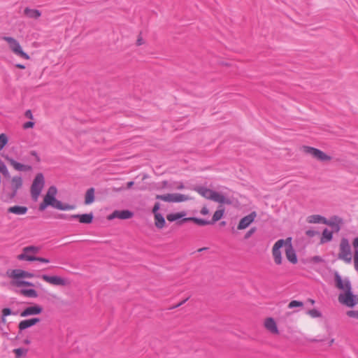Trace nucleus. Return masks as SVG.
Wrapping results in <instances>:
<instances>
[{
    "instance_id": "1",
    "label": "nucleus",
    "mask_w": 358,
    "mask_h": 358,
    "mask_svg": "<svg viewBox=\"0 0 358 358\" xmlns=\"http://www.w3.org/2000/svg\"><path fill=\"white\" fill-rule=\"evenodd\" d=\"M57 194V189L55 186H50L43 199L42 203H40L38 210L43 211L48 206H51L54 208L61 210H69L76 208V206L70 205L68 203H63L62 201L56 199Z\"/></svg>"
},
{
    "instance_id": "2",
    "label": "nucleus",
    "mask_w": 358,
    "mask_h": 358,
    "mask_svg": "<svg viewBox=\"0 0 358 358\" xmlns=\"http://www.w3.org/2000/svg\"><path fill=\"white\" fill-rule=\"evenodd\" d=\"M334 282L336 288L344 292L338 295V301L341 304L347 303H350V305L353 304L351 300L352 297V285L349 278L343 279L338 272L336 271Z\"/></svg>"
},
{
    "instance_id": "3",
    "label": "nucleus",
    "mask_w": 358,
    "mask_h": 358,
    "mask_svg": "<svg viewBox=\"0 0 358 358\" xmlns=\"http://www.w3.org/2000/svg\"><path fill=\"white\" fill-rule=\"evenodd\" d=\"M23 185L22 178L21 176H15L11 179V184L10 188L4 187L2 190L1 199L4 202H11L17 196V191Z\"/></svg>"
},
{
    "instance_id": "4",
    "label": "nucleus",
    "mask_w": 358,
    "mask_h": 358,
    "mask_svg": "<svg viewBox=\"0 0 358 358\" xmlns=\"http://www.w3.org/2000/svg\"><path fill=\"white\" fill-rule=\"evenodd\" d=\"M187 215L185 211H181L176 213H170L166 215V219L169 222L178 221L177 224L182 225L183 223L192 221L199 226L211 224L210 220H206L195 217H185Z\"/></svg>"
},
{
    "instance_id": "5",
    "label": "nucleus",
    "mask_w": 358,
    "mask_h": 358,
    "mask_svg": "<svg viewBox=\"0 0 358 358\" xmlns=\"http://www.w3.org/2000/svg\"><path fill=\"white\" fill-rule=\"evenodd\" d=\"M338 258L348 264H350L352 261L351 247L347 238L343 237L341 240Z\"/></svg>"
},
{
    "instance_id": "6",
    "label": "nucleus",
    "mask_w": 358,
    "mask_h": 358,
    "mask_svg": "<svg viewBox=\"0 0 358 358\" xmlns=\"http://www.w3.org/2000/svg\"><path fill=\"white\" fill-rule=\"evenodd\" d=\"M44 176L41 173H37L31 186V194L33 200L36 201L44 187Z\"/></svg>"
},
{
    "instance_id": "7",
    "label": "nucleus",
    "mask_w": 358,
    "mask_h": 358,
    "mask_svg": "<svg viewBox=\"0 0 358 358\" xmlns=\"http://www.w3.org/2000/svg\"><path fill=\"white\" fill-rule=\"evenodd\" d=\"M3 40L9 44V48L16 55L25 59H29V56L22 50L20 44L16 39L10 36H3Z\"/></svg>"
},
{
    "instance_id": "8",
    "label": "nucleus",
    "mask_w": 358,
    "mask_h": 358,
    "mask_svg": "<svg viewBox=\"0 0 358 358\" xmlns=\"http://www.w3.org/2000/svg\"><path fill=\"white\" fill-rule=\"evenodd\" d=\"M303 152L313 156L314 158L321 162H326L331 160V157L325 154L322 150L310 146H303Z\"/></svg>"
},
{
    "instance_id": "9",
    "label": "nucleus",
    "mask_w": 358,
    "mask_h": 358,
    "mask_svg": "<svg viewBox=\"0 0 358 358\" xmlns=\"http://www.w3.org/2000/svg\"><path fill=\"white\" fill-rule=\"evenodd\" d=\"M285 243H284V245L285 246V255L287 259L289 262H290L292 264H296L297 263V257L296 252L292 245V238L289 237L287 238L285 240Z\"/></svg>"
},
{
    "instance_id": "10",
    "label": "nucleus",
    "mask_w": 358,
    "mask_h": 358,
    "mask_svg": "<svg viewBox=\"0 0 358 358\" xmlns=\"http://www.w3.org/2000/svg\"><path fill=\"white\" fill-rule=\"evenodd\" d=\"M284 243H285V240L280 239L277 241L275 243L274 245L273 246L272 255L273 257L274 262L277 265H280L282 264V258L280 250L284 245Z\"/></svg>"
},
{
    "instance_id": "11",
    "label": "nucleus",
    "mask_w": 358,
    "mask_h": 358,
    "mask_svg": "<svg viewBox=\"0 0 358 358\" xmlns=\"http://www.w3.org/2000/svg\"><path fill=\"white\" fill-rule=\"evenodd\" d=\"M3 157L7 161V162L9 163L10 165H11L14 168V169L17 171L28 172V171H31L32 170L31 166L21 164V163L15 161L14 159L9 157L8 155H5V156H3Z\"/></svg>"
},
{
    "instance_id": "12",
    "label": "nucleus",
    "mask_w": 358,
    "mask_h": 358,
    "mask_svg": "<svg viewBox=\"0 0 358 358\" xmlns=\"http://www.w3.org/2000/svg\"><path fill=\"white\" fill-rule=\"evenodd\" d=\"M257 216V213L255 211H252L249 215L243 217L241 219L238 224V229L242 230L244 229H246L249 225L254 222L255 217Z\"/></svg>"
},
{
    "instance_id": "13",
    "label": "nucleus",
    "mask_w": 358,
    "mask_h": 358,
    "mask_svg": "<svg viewBox=\"0 0 358 358\" xmlns=\"http://www.w3.org/2000/svg\"><path fill=\"white\" fill-rule=\"evenodd\" d=\"M41 278L47 282L54 285L64 286L66 285V280L59 276L53 275L50 276L48 275H42Z\"/></svg>"
},
{
    "instance_id": "14",
    "label": "nucleus",
    "mask_w": 358,
    "mask_h": 358,
    "mask_svg": "<svg viewBox=\"0 0 358 358\" xmlns=\"http://www.w3.org/2000/svg\"><path fill=\"white\" fill-rule=\"evenodd\" d=\"M43 308L39 305H34L27 307L23 311L20 313V316L22 317H28L30 315H36L41 313Z\"/></svg>"
},
{
    "instance_id": "15",
    "label": "nucleus",
    "mask_w": 358,
    "mask_h": 358,
    "mask_svg": "<svg viewBox=\"0 0 358 358\" xmlns=\"http://www.w3.org/2000/svg\"><path fill=\"white\" fill-rule=\"evenodd\" d=\"M134 213L129 210H115L112 214L108 216L109 220L114 218H119L121 220H127L132 217Z\"/></svg>"
},
{
    "instance_id": "16",
    "label": "nucleus",
    "mask_w": 358,
    "mask_h": 358,
    "mask_svg": "<svg viewBox=\"0 0 358 358\" xmlns=\"http://www.w3.org/2000/svg\"><path fill=\"white\" fill-rule=\"evenodd\" d=\"M41 320L38 317H34L31 319L24 320L20 322L18 324L19 331L21 332L26 329H28L37 323H38Z\"/></svg>"
},
{
    "instance_id": "17",
    "label": "nucleus",
    "mask_w": 358,
    "mask_h": 358,
    "mask_svg": "<svg viewBox=\"0 0 358 358\" xmlns=\"http://www.w3.org/2000/svg\"><path fill=\"white\" fill-rule=\"evenodd\" d=\"M71 218L73 220H78L80 223L83 224H90L93 221L94 215L92 213L85 214H75L71 215Z\"/></svg>"
},
{
    "instance_id": "18",
    "label": "nucleus",
    "mask_w": 358,
    "mask_h": 358,
    "mask_svg": "<svg viewBox=\"0 0 358 358\" xmlns=\"http://www.w3.org/2000/svg\"><path fill=\"white\" fill-rule=\"evenodd\" d=\"M10 277L16 280H20L21 278H32L34 274L21 269H14L11 271Z\"/></svg>"
},
{
    "instance_id": "19",
    "label": "nucleus",
    "mask_w": 358,
    "mask_h": 358,
    "mask_svg": "<svg viewBox=\"0 0 358 358\" xmlns=\"http://www.w3.org/2000/svg\"><path fill=\"white\" fill-rule=\"evenodd\" d=\"M193 190L198 192L200 195L203 196L206 199H210L212 198V194L213 193V190L210 189L207 187L203 186H196L193 188Z\"/></svg>"
},
{
    "instance_id": "20",
    "label": "nucleus",
    "mask_w": 358,
    "mask_h": 358,
    "mask_svg": "<svg viewBox=\"0 0 358 358\" xmlns=\"http://www.w3.org/2000/svg\"><path fill=\"white\" fill-rule=\"evenodd\" d=\"M265 327L273 334H278V330L276 323L272 317H268L264 322Z\"/></svg>"
},
{
    "instance_id": "21",
    "label": "nucleus",
    "mask_w": 358,
    "mask_h": 358,
    "mask_svg": "<svg viewBox=\"0 0 358 358\" xmlns=\"http://www.w3.org/2000/svg\"><path fill=\"white\" fill-rule=\"evenodd\" d=\"M17 259L20 261L26 260L29 262L38 261L43 263H49L50 260L48 259L40 257H27L24 255H19L17 256Z\"/></svg>"
},
{
    "instance_id": "22",
    "label": "nucleus",
    "mask_w": 358,
    "mask_h": 358,
    "mask_svg": "<svg viewBox=\"0 0 358 358\" xmlns=\"http://www.w3.org/2000/svg\"><path fill=\"white\" fill-rule=\"evenodd\" d=\"M211 200L220 203H231V201L229 199L226 198L223 194L215 191H214L212 194Z\"/></svg>"
},
{
    "instance_id": "23",
    "label": "nucleus",
    "mask_w": 358,
    "mask_h": 358,
    "mask_svg": "<svg viewBox=\"0 0 358 358\" xmlns=\"http://www.w3.org/2000/svg\"><path fill=\"white\" fill-rule=\"evenodd\" d=\"M28 210L27 207L22 206H14L8 208V212L15 215H24Z\"/></svg>"
},
{
    "instance_id": "24",
    "label": "nucleus",
    "mask_w": 358,
    "mask_h": 358,
    "mask_svg": "<svg viewBox=\"0 0 358 358\" xmlns=\"http://www.w3.org/2000/svg\"><path fill=\"white\" fill-rule=\"evenodd\" d=\"M40 250V248L37 246L30 245L24 247L22 250V252L20 255H24L27 257H34L31 254H37Z\"/></svg>"
},
{
    "instance_id": "25",
    "label": "nucleus",
    "mask_w": 358,
    "mask_h": 358,
    "mask_svg": "<svg viewBox=\"0 0 358 358\" xmlns=\"http://www.w3.org/2000/svg\"><path fill=\"white\" fill-rule=\"evenodd\" d=\"M24 14L32 19H38L41 15V12L37 9H32L29 8H25L24 10Z\"/></svg>"
},
{
    "instance_id": "26",
    "label": "nucleus",
    "mask_w": 358,
    "mask_h": 358,
    "mask_svg": "<svg viewBox=\"0 0 358 358\" xmlns=\"http://www.w3.org/2000/svg\"><path fill=\"white\" fill-rule=\"evenodd\" d=\"M307 222L310 224L326 223V218L320 215H312L307 217Z\"/></svg>"
},
{
    "instance_id": "27",
    "label": "nucleus",
    "mask_w": 358,
    "mask_h": 358,
    "mask_svg": "<svg viewBox=\"0 0 358 358\" xmlns=\"http://www.w3.org/2000/svg\"><path fill=\"white\" fill-rule=\"evenodd\" d=\"M337 220H338L339 222H341V219H340L338 216H334L331 218V220L326 219V223L324 224L331 227H334L335 231L337 232L340 230L339 224L336 222Z\"/></svg>"
},
{
    "instance_id": "28",
    "label": "nucleus",
    "mask_w": 358,
    "mask_h": 358,
    "mask_svg": "<svg viewBox=\"0 0 358 358\" xmlns=\"http://www.w3.org/2000/svg\"><path fill=\"white\" fill-rule=\"evenodd\" d=\"M333 238V232L329 231L328 229H324L322 231V237L320 239V243H325L329 242Z\"/></svg>"
},
{
    "instance_id": "29",
    "label": "nucleus",
    "mask_w": 358,
    "mask_h": 358,
    "mask_svg": "<svg viewBox=\"0 0 358 358\" xmlns=\"http://www.w3.org/2000/svg\"><path fill=\"white\" fill-rule=\"evenodd\" d=\"M94 201V189L91 187L88 189L85 194V203L89 205Z\"/></svg>"
},
{
    "instance_id": "30",
    "label": "nucleus",
    "mask_w": 358,
    "mask_h": 358,
    "mask_svg": "<svg viewBox=\"0 0 358 358\" xmlns=\"http://www.w3.org/2000/svg\"><path fill=\"white\" fill-rule=\"evenodd\" d=\"M155 226L158 229H162L166 224L165 219L161 213L155 215Z\"/></svg>"
},
{
    "instance_id": "31",
    "label": "nucleus",
    "mask_w": 358,
    "mask_h": 358,
    "mask_svg": "<svg viewBox=\"0 0 358 358\" xmlns=\"http://www.w3.org/2000/svg\"><path fill=\"white\" fill-rule=\"evenodd\" d=\"M224 209L223 208L217 209L214 213V214L213 215V217H212V220H210V224H213L215 222H216L217 221L220 220L222 217V216L224 215Z\"/></svg>"
},
{
    "instance_id": "32",
    "label": "nucleus",
    "mask_w": 358,
    "mask_h": 358,
    "mask_svg": "<svg viewBox=\"0 0 358 358\" xmlns=\"http://www.w3.org/2000/svg\"><path fill=\"white\" fill-rule=\"evenodd\" d=\"M20 294L31 298H36L38 296L36 291L34 289H22L20 290Z\"/></svg>"
},
{
    "instance_id": "33",
    "label": "nucleus",
    "mask_w": 358,
    "mask_h": 358,
    "mask_svg": "<svg viewBox=\"0 0 358 358\" xmlns=\"http://www.w3.org/2000/svg\"><path fill=\"white\" fill-rule=\"evenodd\" d=\"M12 284L17 287H20L22 286H29L33 287L34 284L29 281H25L23 280H16L12 282Z\"/></svg>"
},
{
    "instance_id": "34",
    "label": "nucleus",
    "mask_w": 358,
    "mask_h": 358,
    "mask_svg": "<svg viewBox=\"0 0 358 358\" xmlns=\"http://www.w3.org/2000/svg\"><path fill=\"white\" fill-rule=\"evenodd\" d=\"M187 196L182 194H173V202H182L188 200Z\"/></svg>"
},
{
    "instance_id": "35",
    "label": "nucleus",
    "mask_w": 358,
    "mask_h": 358,
    "mask_svg": "<svg viewBox=\"0 0 358 358\" xmlns=\"http://www.w3.org/2000/svg\"><path fill=\"white\" fill-rule=\"evenodd\" d=\"M156 199L162 200L166 202H173V194H157L156 195Z\"/></svg>"
},
{
    "instance_id": "36",
    "label": "nucleus",
    "mask_w": 358,
    "mask_h": 358,
    "mask_svg": "<svg viewBox=\"0 0 358 358\" xmlns=\"http://www.w3.org/2000/svg\"><path fill=\"white\" fill-rule=\"evenodd\" d=\"M0 173L3 174L5 178H10L9 171L6 164L0 159Z\"/></svg>"
},
{
    "instance_id": "37",
    "label": "nucleus",
    "mask_w": 358,
    "mask_h": 358,
    "mask_svg": "<svg viewBox=\"0 0 358 358\" xmlns=\"http://www.w3.org/2000/svg\"><path fill=\"white\" fill-rule=\"evenodd\" d=\"M13 352L15 355L16 358H21L22 357L24 356L27 354V350L25 348H20L15 349Z\"/></svg>"
},
{
    "instance_id": "38",
    "label": "nucleus",
    "mask_w": 358,
    "mask_h": 358,
    "mask_svg": "<svg viewBox=\"0 0 358 358\" xmlns=\"http://www.w3.org/2000/svg\"><path fill=\"white\" fill-rule=\"evenodd\" d=\"M8 141V139L6 134L2 133L0 134V150L6 146Z\"/></svg>"
},
{
    "instance_id": "39",
    "label": "nucleus",
    "mask_w": 358,
    "mask_h": 358,
    "mask_svg": "<svg viewBox=\"0 0 358 358\" xmlns=\"http://www.w3.org/2000/svg\"><path fill=\"white\" fill-rule=\"evenodd\" d=\"M308 314L313 318L320 317L322 313L317 309H311L308 311Z\"/></svg>"
},
{
    "instance_id": "40",
    "label": "nucleus",
    "mask_w": 358,
    "mask_h": 358,
    "mask_svg": "<svg viewBox=\"0 0 358 358\" xmlns=\"http://www.w3.org/2000/svg\"><path fill=\"white\" fill-rule=\"evenodd\" d=\"M303 306V302L301 301H296V300H294V301H292L289 305H288V308H295V307H301Z\"/></svg>"
},
{
    "instance_id": "41",
    "label": "nucleus",
    "mask_w": 358,
    "mask_h": 358,
    "mask_svg": "<svg viewBox=\"0 0 358 358\" xmlns=\"http://www.w3.org/2000/svg\"><path fill=\"white\" fill-rule=\"evenodd\" d=\"M2 315L3 317H7L10 315H17V312H13L10 308H5L2 310Z\"/></svg>"
},
{
    "instance_id": "42",
    "label": "nucleus",
    "mask_w": 358,
    "mask_h": 358,
    "mask_svg": "<svg viewBox=\"0 0 358 358\" xmlns=\"http://www.w3.org/2000/svg\"><path fill=\"white\" fill-rule=\"evenodd\" d=\"M351 300H352V302L353 304L350 305V303H343V304L345 305L348 307H354L356 304L358 303V295H354L352 294V297Z\"/></svg>"
},
{
    "instance_id": "43",
    "label": "nucleus",
    "mask_w": 358,
    "mask_h": 358,
    "mask_svg": "<svg viewBox=\"0 0 358 358\" xmlns=\"http://www.w3.org/2000/svg\"><path fill=\"white\" fill-rule=\"evenodd\" d=\"M346 314L349 317L358 320V310H348L347 311Z\"/></svg>"
},
{
    "instance_id": "44",
    "label": "nucleus",
    "mask_w": 358,
    "mask_h": 358,
    "mask_svg": "<svg viewBox=\"0 0 358 358\" xmlns=\"http://www.w3.org/2000/svg\"><path fill=\"white\" fill-rule=\"evenodd\" d=\"M256 231V227H252L249 231L246 232V234L244 236V238L246 240L248 239Z\"/></svg>"
},
{
    "instance_id": "45",
    "label": "nucleus",
    "mask_w": 358,
    "mask_h": 358,
    "mask_svg": "<svg viewBox=\"0 0 358 358\" xmlns=\"http://www.w3.org/2000/svg\"><path fill=\"white\" fill-rule=\"evenodd\" d=\"M318 234H319L318 231H314L312 229H308L306 231V235L310 238L314 237L315 236H316Z\"/></svg>"
},
{
    "instance_id": "46",
    "label": "nucleus",
    "mask_w": 358,
    "mask_h": 358,
    "mask_svg": "<svg viewBox=\"0 0 358 358\" xmlns=\"http://www.w3.org/2000/svg\"><path fill=\"white\" fill-rule=\"evenodd\" d=\"M71 215H66V214H58L55 216L56 218L58 219H64V220H73V218H71Z\"/></svg>"
},
{
    "instance_id": "47",
    "label": "nucleus",
    "mask_w": 358,
    "mask_h": 358,
    "mask_svg": "<svg viewBox=\"0 0 358 358\" xmlns=\"http://www.w3.org/2000/svg\"><path fill=\"white\" fill-rule=\"evenodd\" d=\"M354 263H355V268L357 271H358V250H356L355 251L354 254Z\"/></svg>"
},
{
    "instance_id": "48",
    "label": "nucleus",
    "mask_w": 358,
    "mask_h": 358,
    "mask_svg": "<svg viewBox=\"0 0 358 358\" xmlns=\"http://www.w3.org/2000/svg\"><path fill=\"white\" fill-rule=\"evenodd\" d=\"M159 208H160V203L158 202L155 203L153 206V208H152V213H154V215L159 214V213H157V211L159 210Z\"/></svg>"
},
{
    "instance_id": "49",
    "label": "nucleus",
    "mask_w": 358,
    "mask_h": 358,
    "mask_svg": "<svg viewBox=\"0 0 358 358\" xmlns=\"http://www.w3.org/2000/svg\"><path fill=\"white\" fill-rule=\"evenodd\" d=\"M34 126V122H31V121H29V122H25L23 124V128L26 129H29V128H32Z\"/></svg>"
},
{
    "instance_id": "50",
    "label": "nucleus",
    "mask_w": 358,
    "mask_h": 358,
    "mask_svg": "<svg viewBox=\"0 0 358 358\" xmlns=\"http://www.w3.org/2000/svg\"><path fill=\"white\" fill-rule=\"evenodd\" d=\"M25 117L29 118V119H33V115H32V113L30 110H27L26 112H25Z\"/></svg>"
},
{
    "instance_id": "51",
    "label": "nucleus",
    "mask_w": 358,
    "mask_h": 358,
    "mask_svg": "<svg viewBox=\"0 0 358 358\" xmlns=\"http://www.w3.org/2000/svg\"><path fill=\"white\" fill-rule=\"evenodd\" d=\"M31 155L36 157V159L37 162H40V160H41L40 157H39V156L38 155V154H37V152L36 151H34V150L31 151Z\"/></svg>"
},
{
    "instance_id": "52",
    "label": "nucleus",
    "mask_w": 358,
    "mask_h": 358,
    "mask_svg": "<svg viewBox=\"0 0 358 358\" xmlns=\"http://www.w3.org/2000/svg\"><path fill=\"white\" fill-rule=\"evenodd\" d=\"M189 299V297L186 298L185 299L182 300L181 302H180L179 303L176 304V306H174L173 307V308H178L180 306H182V304H184L187 300Z\"/></svg>"
},
{
    "instance_id": "53",
    "label": "nucleus",
    "mask_w": 358,
    "mask_h": 358,
    "mask_svg": "<svg viewBox=\"0 0 358 358\" xmlns=\"http://www.w3.org/2000/svg\"><path fill=\"white\" fill-rule=\"evenodd\" d=\"M352 245L355 248L358 249V236L353 240Z\"/></svg>"
},
{
    "instance_id": "54",
    "label": "nucleus",
    "mask_w": 358,
    "mask_h": 358,
    "mask_svg": "<svg viewBox=\"0 0 358 358\" xmlns=\"http://www.w3.org/2000/svg\"><path fill=\"white\" fill-rule=\"evenodd\" d=\"M201 213L202 215H207L208 214V209L206 207H203L201 210Z\"/></svg>"
},
{
    "instance_id": "55",
    "label": "nucleus",
    "mask_w": 358,
    "mask_h": 358,
    "mask_svg": "<svg viewBox=\"0 0 358 358\" xmlns=\"http://www.w3.org/2000/svg\"><path fill=\"white\" fill-rule=\"evenodd\" d=\"M143 43V40L142 39V38L139 37L138 39H137V41H136V45H141Z\"/></svg>"
},
{
    "instance_id": "56",
    "label": "nucleus",
    "mask_w": 358,
    "mask_h": 358,
    "mask_svg": "<svg viewBox=\"0 0 358 358\" xmlns=\"http://www.w3.org/2000/svg\"><path fill=\"white\" fill-rule=\"evenodd\" d=\"M134 182L133 181H129L127 183V188L130 189L133 185Z\"/></svg>"
},
{
    "instance_id": "57",
    "label": "nucleus",
    "mask_w": 358,
    "mask_h": 358,
    "mask_svg": "<svg viewBox=\"0 0 358 358\" xmlns=\"http://www.w3.org/2000/svg\"><path fill=\"white\" fill-rule=\"evenodd\" d=\"M15 66L18 69H25V66L23 65V64H15Z\"/></svg>"
},
{
    "instance_id": "58",
    "label": "nucleus",
    "mask_w": 358,
    "mask_h": 358,
    "mask_svg": "<svg viewBox=\"0 0 358 358\" xmlns=\"http://www.w3.org/2000/svg\"><path fill=\"white\" fill-rule=\"evenodd\" d=\"M183 188H184V185L182 182H180V185L177 187L178 189H182Z\"/></svg>"
},
{
    "instance_id": "59",
    "label": "nucleus",
    "mask_w": 358,
    "mask_h": 358,
    "mask_svg": "<svg viewBox=\"0 0 358 358\" xmlns=\"http://www.w3.org/2000/svg\"><path fill=\"white\" fill-rule=\"evenodd\" d=\"M1 322H3V323H4V324H5V323L6 322V317H3V316L1 315Z\"/></svg>"
},
{
    "instance_id": "60",
    "label": "nucleus",
    "mask_w": 358,
    "mask_h": 358,
    "mask_svg": "<svg viewBox=\"0 0 358 358\" xmlns=\"http://www.w3.org/2000/svg\"><path fill=\"white\" fill-rule=\"evenodd\" d=\"M208 249V248H199L197 251L198 252H203L204 250H206Z\"/></svg>"
},
{
    "instance_id": "61",
    "label": "nucleus",
    "mask_w": 358,
    "mask_h": 358,
    "mask_svg": "<svg viewBox=\"0 0 358 358\" xmlns=\"http://www.w3.org/2000/svg\"><path fill=\"white\" fill-rule=\"evenodd\" d=\"M24 343L27 344V345H29L30 343V341L28 340V339H26L24 341Z\"/></svg>"
},
{
    "instance_id": "62",
    "label": "nucleus",
    "mask_w": 358,
    "mask_h": 358,
    "mask_svg": "<svg viewBox=\"0 0 358 358\" xmlns=\"http://www.w3.org/2000/svg\"><path fill=\"white\" fill-rule=\"evenodd\" d=\"M220 224L221 226H225V225H226V222H225V221H222V222L220 223Z\"/></svg>"
},
{
    "instance_id": "63",
    "label": "nucleus",
    "mask_w": 358,
    "mask_h": 358,
    "mask_svg": "<svg viewBox=\"0 0 358 358\" xmlns=\"http://www.w3.org/2000/svg\"><path fill=\"white\" fill-rule=\"evenodd\" d=\"M314 259H315L316 261H318V260H320V257H318V256H315V257H314Z\"/></svg>"
},
{
    "instance_id": "64",
    "label": "nucleus",
    "mask_w": 358,
    "mask_h": 358,
    "mask_svg": "<svg viewBox=\"0 0 358 358\" xmlns=\"http://www.w3.org/2000/svg\"><path fill=\"white\" fill-rule=\"evenodd\" d=\"M309 301H310V302L312 304H313V303H315V301H314V300H313V299H309Z\"/></svg>"
}]
</instances>
